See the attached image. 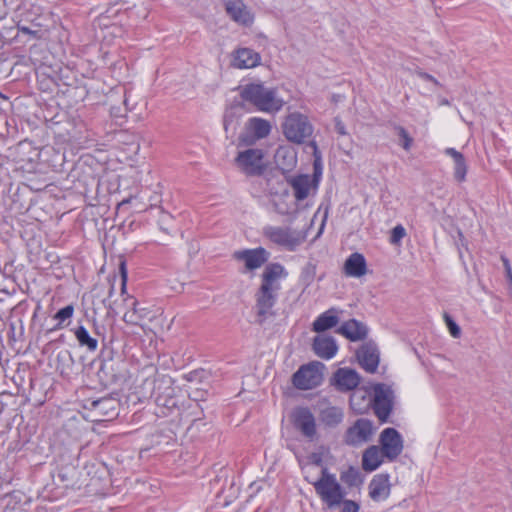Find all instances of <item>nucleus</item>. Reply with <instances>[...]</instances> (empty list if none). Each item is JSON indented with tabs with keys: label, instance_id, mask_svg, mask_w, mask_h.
Returning <instances> with one entry per match:
<instances>
[{
	"label": "nucleus",
	"instance_id": "obj_1",
	"mask_svg": "<svg viewBox=\"0 0 512 512\" xmlns=\"http://www.w3.org/2000/svg\"><path fill=\"white\" fill-rule=\"evenodd\" d=\"M287 276V270L278 262L269 263L265 266L260 276V286L255 293V308L260 324L267 318L274 316L272 309L281 290L280 282Z\"/></svg>",
	"mask_w": 512,
	"mask_h": 512
},
{
	"label": "nucleus",
	"instance_id": "obj_2",
	"mask_svg": "<svg viewBox=\"0 0 512 512\" xmlns=\"http://www.w3.org/2000/svg\"><path fill=\"white\" fill-rule=\"evenodd\" d=\"M240 96L262 112H278L284 105V101L277 96L276 89L268 88L262 83H249L242 86Z\"/></svg>",
	"mask_w": 512,
	"mask_h": 512
},
{
	"label": "nucleus",
	"instance_id": "obj_3",
	"mask_svg": "<svg viewBox=\"0 0 512 512\" xmlns=\"http://www.w3.org/2000/svg\"><path fill=\"white\" fill-rule=\"evenodd\" d=\"M310 483L328 509H335L343 502L346 492L337 481L336 476L329 473L327 468H322L320 478Z\"/></svg>",
	"mask_w": 512,
	"mask_h": 512
},
{
	"label": "nucleus",
	"instance_id": "obj_4",
	"mask_svg": "<svg viewBox=\"0 0 512 512\" xmlns=\"http://www.w3.org/2000/svg\"><path fill=\"white\" fill-rule=\"evenodd\" d=\"M262 235L271 243L287 251H295L305 240V236L290 227L266 225Z\"/></svg>",
	"mask_w": 512,
	"mask_h": 512
},
{
	"label": "nucleus",
	"instance_id": "obj_5",
	"mask_svg": "<svg viewBox=\"0 0 512 512\" xmlns=\"http://www.w3.org/2000/svg\"><path fill=\"white\" fill-rule=\"evenodd\" d=\"M371 389L374 414L381 423H386L393 409L394 391L384 383H377Z\"/></svg>",
	"mask_w": 512,
	"mask_h": 512
},
{
	"label": "nucleus",
	"instance_id": "obj_6",
	"mask_svg": "<svg viewBox=\"0 0 512 512\" xmlns=\"http://www.w3.org/2000/svg\"><path fill=\"white\" fill-rule=\"evenodd\" d=\"M283 133L289 141L300 144L312 135L313 127L306 116L295 112L286 117Z\"/></svg>",
	"mask_w": 512,
	"mask_h": 512
},
{
	"label": "nucleus",
	"instance_id": "obj_7",
	"mask_svg": "<svg viewBox=\"0 0 512 512\" xmlns=\"http://www.w3.org/2000/svg\"><path fill=\"white\" fill-rule=\"evenodd\" d=\"M321 362L313 361L302 365L292 376L293 385L300 390H309L317 387L323 380Z\"/></svg>",
	"mask_w": 512,
	"mask_h": 512
},
{
	"label": "nucleus",
	"instance_id": "obj_8",
	"mask_svg": "<svg viewBox=\"0 0 512 512\" xmlns=\"http://www.w3.org/2000/svg\"><path fill=\"white\" fill-rule=\"evenodd\" d=\"M321 178V172H315L313 175L299 174L287 179L288 184L293 190V195L297 201L314 196L317 193Z\"/></svg>",
	"mask_w": 512,
	"mask_h": 512
},
{
	"label": "nucleus",
	"instance_id": "obj_9",
	"mask_svg": "<svg viewBox=\"0 0 512 512\" xmlns=\"http://www.w3.org/2000/svg\"><path fill=\"white\" fill-rule=\"evenodd\" d=\"M125 302L127 303L128 309L123 315L122 320L127 324L131 326H139L144 333L147 332V330H150L145 324L142 322L145 319L152 320L154 316L152 315V311L149 307L142 306L138 300L134 299L133 297H129L125 299Z\"/></svg>",
	"mask_w": 512,
	"mask_h": 512
},
{
	"label": "nucleus",
	"instance_id": "obj_10",
	"mask_svg": "<svg viewBox=\"0 0 512 512\" xmlns=\"http://www.w3.org/2000/svg\"><path fill=\"white\" fill-rule=\"evenodd\" d=\"M263 152L260 149H247L239 152L235 161L237 166L247 175H261L265 169Z\"/></svg>",
	"mask_w": 512,
	"mask_h": 512
},
{
	"label": "nucleus",
	"instance_id": "obj_11",
	"mask_svg": "<svg viewBox=\"0 0 512 512\" xmlns=\"http://www.w3.org/2000/svg\"><path fill=\"white\" fill-rule=\"evenodd\" d=\"M236 261L244 263L246 271L261 268L270 258V253L263 247L237 250L232 254Z\"/></svg>",
	"mask_w": 512,
	"mask_h": 512
},
{
	"label": "nucleus",
	"instance_id": "obj_12",
	"mask_svg": "<svg viewBox=\"0 0 512 512\" xmlns=\"http://www.w3.org/2000/svg\"><path fill=\"white\" fill-rule=\"evenodd\" d=\"M294 427L307 439L313 440L317 434L316 420L312 412L306 407L296 408L292 415Z\"/></svg>",
	"mask_w": 512,
	"mask_h": 512
},
{
	"label": "nucleus",
	"instance_id": "obj_13",
	"mask_svg": "<svg viewBox=\"0 0 512 512\" xmlns=\"http://www.w3.org/2000/svg\"><path fill=\"white\" fill-rule=\"evenodd\" d=\"M381 450L389 460L396 459L403 450V439L394 428H386L380 434Z\"/></svg>",
	"mask_w": 512,
	"mask_h": 512
},
{
	"label": "nucleus",
	"instance_id": "obj_14",
	"mask_svg": "<svg viewBox=\"0 0 512 512\" xmlns=\"http://www.w3.org/2000/svg\"><path fill=\"white\" fill-rule=\"evenodd\" d=\"M373 423L368 419H358L349 427L345 434V441L349 445H358L367 442L373 435Z\"/></svg>",
	"mask_w": 512,
	"mask_h": 512
},
{
	"label": "nucleus",
	"instance_id": "obj_15",
	"mask_svg": "<svg viewBox=\"0 0 512 512\" xmlns=\"http://www.w3.org/2000/svg\"><path fill=\"white\" fill-rule=\"evenodd\" d=\"M360 375L351 368H338L331 378V385L340 392H349L357 388L360 383Z\"/></svg>",
	"mask_w": 512,
	"mask_h": 512
},
{
	"label": "nucleus",
	"instance_id": "obj_16",
	"mask_svg": "<svg viewBox=\"0 0 512 512\" xmlns=\"http://www.w3.org/2000/svg\"><path fill=\"white\" fill-rule=\"evenodd\" d=\"M369 496L373 501L380 502L386 500L391 491V484L388 474H376L368 486Z\"/></svg>",
	"mask_w": 512,
	"mask_h": 512
},
{
	"label": "nucleus",
	"instance_id": "obj_17",
	"mask_svg": "<svg viewBox=\"0 0 512 512\" xmlns=\"http://www.w3.org/2000/svg\"><path fill=\"white\" fill-rule=\"evenodd\" d=\"M260 61V54L250 48H239L232 54V66L238 69L254 68Z\"/></svg>",
	"mask_w": 512,
	"mask_h": 512
},
{
	"label": "nucleus",
	"instance_id": "obj_18",
	"mask_svg": "<svg viewBox=\"0 0 512 512\" xmlns=\"http://www.w3.org/2000/svg\"><path fill=\"white\" fill-rule=\"evenodd\" d=\"M360 366L368 373H374L379 365V351L371 344L362 345L356 353Z\"/></svg>",
	"mask_w": 512,
	"mask_h": 512
},
{
	"label": "nucleus",
	"instance_id": "obj_19",
	"mask_svg": "<svg viewBox=\"0 0 512 512\" xmlns=\"http://www.w3.org/2000/svg\"><path fill=\"white\" fill-rule=\"evenodd\" d=\"M226 12L237 23L246 26L253 23V16L246 9L242 0H228L226 2Z\"/></svg>",
	"mask_w": 512,
	"mask_h": 512
},
{
	"label": "nucleus",
	"instance_id": "obj_20",
	"mask_svg": "<svg viewBox=\"0 0 512 512\" xmlns=\"http://www.w3.org/2000/svg\"><path fill=\"white\" fill-rule=\"evenodd\" d=\"M313 350L317 356L328 360L335 356L338 346L333 337L319 335L314 338Z\"/></svg>",
	"mask_w": 512,
	"mask_h": 512
},
{
	"label": "nucleus",
	"instance_id": "obj_21",
	"mask_svg": "<svg viewBox=\"0 0 512 512\" xmlns=\"http://www.w3.org/2000/svg\"><path fill=\"white\" fill-rule=\"evenodd\" d=\"M344 273L355 278L364 276L367 273L365 257L358 252L352 253L344 263Z\"/></svg>",
	"mask_w": 512,
	"mask_h": 512
},
{
	"label": "nucleus",
	"instance_id": "obj_22",
	"mask_svg": "<svg viewBox=\"0 0 512 512\" xmlns=\"http://www.w3.org/2000/svg\"><path fill=\"white\" fill-rule=\"evenodd\" d=\"M337 332L351 341H359L367 336V327L355 319L344 322L338 329Z\"/></svg>",
	"mask_w": 512,
	"mask_h": 512
},
{
	"label": "nucleus",
	"instance_id": "obj_23",
	"mask_svg": "<svg viewBox=\"0 0 512 512\" xmlns=\"http://www.w3.org/2000/svg\"><path fill=\"white\" fill-rule=\"evenodd\" d=\"M385 457L383 451L378 446H371L365 450L362 457V467L365 471L376 470L383 462Z\"/></svg>",
	"mask_w": 512,
	"mask_h": 512
},
{
	"label": "nucleus",
	"instance_id": "obj_24",
	"mask_svg": "<svg viewBox=\"0 0 512 512\" xmlns=\"http://www.w3.org/2000/svg\"><path fill=\"white\" fill-rule=\"evenodd\" d=\"M339 322L337 310L331 308L324 313L320 314L313 322V330L315 332H324L330 328L335 327Z\"/></svg>",
	"mask_w": 512,
	"mask_h": 512
},
{
	"label": "nucleus",
	"instance_id": "obj_25",
	"mask_svg": "<svg viewBox=\"0 0 512 512\" xmlns=\"http://www.w3.org/2000/svg\"><path fill=\"white\" fill-rule=\"evenodd\" d=\"M350 407L357 413H365L372 404V395L366 390L354 391L349 399Z\"/></svg>",
	"mask_w": 512,
	"mask_h": 512
},
{
	"label": "nucleus",
	"instance_id": "obj_26",
	"mask_svg": "<svg viewBox=\"0 0 512 512\" xmlns=\"http://www.w3.org/2000/svg\"><path fill=\"white\" fill-rule=\"evenodd\" d=\"M344 413L340 407L328 406L320 411L319 419L327 427H336L343 421Z\"/></svg>",
	"mask_w": 512,
	"mask_h": 512
},
{
	"label": "nucleus",
	"instance_id": "obj_27",
	"mask_svg": "<svg viewBox=\"0 0 512 512\" xmlns=\"http://www.w3.org/2000/svg\"><path fill=\"white\" fill-rule=\"evenodd\" d=\"M445 154L454 160V177L458 182H463L466 178L467 165L462 153L454 148H447Z\"/></svg>",
	"mask_w": 512,
	"mask_h": 512
},
{
	"label": "nucleus",
	"instance_id": "obj_28",
	"mask_svg": "<svg viewBox=\"0 0 512 512\" xmlns=\"http://www.w3.org/2000/svg\"><path fill=\"white\" fill-rule=\"evenodd\" d=\"M248 129L257 139H263L270 134L271 124L262 118L253 117L248 121Z\"/></svg>",
	"mask_w": 512,
	"mask_h": 512
},
{
	"label": "nucleus",
	"instance_id": "obj_29",
	"mask_svg": "<svg viewBox=\"0 0 512 512\" xmlns=\"http://www.w3.org/2000/svg\"><path fill=\"white\" fill-rule=\"evenodd\" d=\"M74 334L80 346L87 347L89 351H95L97 349V339L92 338L84 326L77 327Z\"/></svg>",
	"mask_w": 512,
	"mask_h": 512
},
{
	"label": "nucleus",
	"instance_id": "obj_30",
	"mask_svg": "<svg viewBox=\"0 0 512 512\" xmlns=\"http://www.w3.org/2000/svg\"><path fill=\"white\" fill-rule=\"evenodd\" d=\"M74 313V306L73 305H67L63 308H61L54 316V319L58 321L56 326L54 327V330L62 329L66 327L69 323L65 324V321H69Z\"/></svg>",
	"mask_w": 512,
	"mask_h": 512
},
{
	"label": "nucleus",
	"instance_id": "obj_31",
	"mask_svg": "<svg viewBox=\"0 0 512 512\" xmlns=\"http://www.w3.org/2000/svg\"><path fill=\"white\" fill-rule=\"evenodd\" d=\"M341 481L349 487H356L362 483L360 473L357 469L350 467L341 473Z\"/></svg>",
	"mask_w": 512,
	"mask_h": 512
},
{
	"label": "nucleus",
	"instance_id": "obj_32",
	"mask_svg": "<svg viewBox=\"0 0 512 512\" xmlns=\"http://www.w3.org/2000/svg\"><path fill=\"white\" fill-rule=\"evenodd\" d=\"M394 131L400 139L399 144L401 145V147L404 150L409 151L413 144V138L409 135V133L403 126L394 125Z\"/></svg>",
	"mask_w": 512,
	"mask_h": 512
},
{
	"label": "nucleus",
	"instance_id": "obj_33",
	"mask_svg": "<svg viewBox=\"0 0 512 512\" xmlns=\"http://www.w3.org/2000/svg\"><path fill=\"white\" fill-rule=\"evenodd\" d=\"M443 318L451 336L453 338H459L461 336V328L459 325L448 313H444Z\"/></svg>",
	"mask_w": 512,
	"mask_h": 512
},
{
	"label": "nucleus",
	"instance_id": "obj_34",
	"mask_svg": "<svg viewBox=\"0 0 512 512\" xmlns=\"http://www.w3.org/2000/svg\"><path fill=\"white\" fill-rule=\"evenodd\" d=\"M155 402L159 407H163L168 410H171L172 408L176 407L177 404L175 398L170 396V394H168L167 396H156Z\"/></svg>",
	"mask_w": 512,
	"mask_h": 512
},
{
	"label": "nucleus",
	"instance_id": "obj_35",
	"mask_svg": "<svg viewBox=\"0 0 512 512\" xmlns=\"http://www.w3.org/2000/svg\"><path fill=\"white\" fill-rule=\"evenodd\" d=\"M406 236V230L405 228L399 224V225H396L392 231H391V236H390V243L391 244H399L400 241Z\"/></svg>",
	"mask_w": 512,
	"mask_h": 512
},
{
	"label": "nucleus",
	"instance_id": "obj_36",
	"mask_svg": "<svg viewBox=\"0 0 512 512\" xmlns=\"http://www.w3.org/2000/svg\"><path fill=\"white\" fill-rule=\"evenodd\" d=\"M114 403L112 399L109 398H100L97 400H93L91 402L90 408L92 409H100L101 411L106 410L109 408L110 404Z\"/></svg>",
	"mask_w": 512,
	"mask_h": 512
},
{
	"label": "nucleus",
	"instance_id": "obj_37",
	"mask_svg": "<svg viewBox=\"0 0 512 512\" xmlns=\"http://www.w3.org/2000/svg\"><path fill=\"white\" fill-rule=\"evenodd\" d=\"M341 511L340 512H359L360 506L357 502L353 500H345L340 504Z\"/></svg>",
	"mask_w": 512,
	"mask_h": 512
},
{
	"label": "nucleus",
	"instance_id": "obj_38",
	"mask_svg": "<svg viewBox=\"0 0 512 512\" xmlns=\"http://www.w3.org/2000/svg\"><path fill=\"white\" fill-rule=\"evenodd\" d=\"M119 271H120L121 282H122L121 283L122 284L121 291H122V293H124L126 291L127 274H128L125 261L120 262Z\"/></svg>",
	"mask_w": 512,
	"mask_h": 512
},
{
	"label": "nucleus",
	"instance_id": "obj_39",
	"mask_svg": "<svg viewBox=\"0 0 512 512\" xmlns=\"http://www.w3.org/2000/svg\"><path fill=\"white\" fill-rule=\"evenodd\" d=\"M501 260L503 262V265H504V268L506 271V276L512 284V268H511L510 262L505 256H502Z\"/></svg>",
	"mask_w": 512,
	"mask_h": 512
},
{
	"label": "nucleus",
	"instance_id": "obj_40",
	"mask_svg": "<svg viewBox=\"0 0 512 512\" xmlns=\"http://www.w3.org/2000/svg\"><path fill=\"white\" fill-rule=\"evenodd\" d=\"M335 131L342 136L347 134L344 123L338 118L335 119Z\"/></svg>",
	"mask_w": 512,
	"mask_h": 512
},
{
	"label": "nucleus",
	"instance_id": "obj_41",
	"mask_svg": "<svg viewBox=\"0 0 512 512\" xmlns=\"http://www.w3.org/2000/svg\"><path fill=\"white\" fill-rule=\"evenodd\" d=\"M18 30L24 34L31 35L35 38L37 37V34H38L37 31L31 30L30 28H28L26 26H18Z\"/></svg>",
	"mask_w": 512,
	"mask_h": 512
},
{
	"label": "nucleus",
	"instance_id": "obj_42",
	"mask_svg": "<svg viewBox=\"0 0 512 512\" xmlns=\"http://www.w3.org/2000/svg\"><path fill=\"white\" fill-rule=\"evenodd\" d=\"M274 206H275V210H276L277 213H279L281 215L288 214V210L283 208L282 205H279V204L275 203Z\"/></svg>",
	"mask_w": 512,
	"mask_h": 512
},
{
	"label": "nucleus",
	"instance_id": "obj_43",
	"mask_svg": "<svg viewBox=\"0 0 512 512\" xmlns=\"http://www.w3.org/2000/svg\"><path fill=\"white\" fill-rule=\"evenodd\" d=\"M5 1L6 0H0V20L3 19L6 15Z\"/></svg>",
	"mask_w": 512,
	"mask_h": 512
},
{
	"label": "nucleus",
	"instance_id": "obj_44",
	"mask_svg": "<svg viewBox=\"0 0 512 512\" xmlns=\"http://www.w3.org/2000/svg\"><path fill=\"white\" fill-rule=\"evenodd\" d=\"M420 76H421L423 79L427 80V81H431V82H433V83H435V84H438V81H437V80H436L432 75H430V74H427V73H421V74H420Z\"/></svg>",
	"mask_w": 512,
	"mask_h": 512
},
{
	"label": "nucleus",
	"instance_id": "obj_45",
	"mask_svg": "<svg viewBox=\"0 0 512 512\" xmlns=\"http://www.w3.org/2000/svg\"><path fill=\"white\" fill-rule=\"evenodd\" d=\"M136 197H128L126 199H123L120 203H119V206H123V205H126L128 203H131L133 200H135Z\"/></svg>",
	"mask_w": 512,
	"mask_h": 512
},
{
	"label": "nucleus",
	"instance_id": "obj_46",
	"mask_svg": "<svg viewBox=\"0 0 512 512\" xmlns=\"http://www.w3.org/2000/svg\"><path fill=\"white\" fill-rule=\"evenodd\" d=\"M286 152H288V151L284 150V149H280V150L277 151V156H280L282 153L284 154Z\"/></svg>",
	"mask_w": 512,
	"mask_h": 512
},
{
	"label": "nucleus",
	"instance_id": "obj_47",
	"mask_svg": "<svg viewBox=\"0 0 512 512\" xmlns=\"http://www.w3.org/2000/svg\"><path fill=\"white\" fill-rule=\"evenodd\" d=\"M442 104H443V105H448V104H449V102H448V100L444 99V100L442 101Z\"/></svg>",
	"mask_w": 512,
	"mask_h": 512
},
{
	"label": "nucleus",
	"instance_id": "obj_48",
	"mask_svg": "<svg viewBox=\"0 0 512 512\" xmlns=\"http://www.w3.org/2000/svg\"><path fill=\"white\" fill-rule=\"evenodd\" d=\"M320 462H321V459H320V458H317V460L315 461V463H316L317 465H318V464H320Z\"/></svg>",
	"mask_w": 512,
	"mask_h": 512
},
{
	"label": "nucleus",
	"instance_id": "obj_49",
	"mask_svg": "<svg viewBox=\"0 0 512 512\" xmlns=\"http://www.w3.org/2000/svg\"><path fill=\"white\" fill-rule=\"evenodd\" d=\"M112 293H113V286L110 289V295H112Z\"/></svg>",
	"mask_w": 512,
	"mask_h": 512
},
{
	"label": "nucleus",
	"instance_id": "obj_50",
	"mask_svg": "<svg viewBox=\"0 0 512 512\" xmlns=\"http://www.w3.org/2000/svg\"><path fill=\"white\" fill-rule=\"evenodd\" d=\"M431 3H434V0H430Z\"/></svg>",
	"mask_w": 512,
	"mask_h": 512
}]
</instances>
